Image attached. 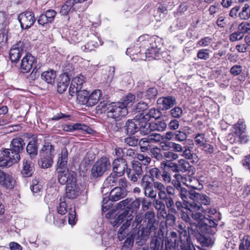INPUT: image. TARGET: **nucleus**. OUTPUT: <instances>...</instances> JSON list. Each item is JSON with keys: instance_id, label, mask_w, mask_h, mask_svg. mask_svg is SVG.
I'll list each match as a JSON object with an SVG mask.
<instances>
[{"instance_id": "f257e3e1", "label": "nucleus", "mask_w": 250, "mask_h": 250, "mask_svg": "<svg viewBox=\"0 0 250 250\" xmlns=\"http://www.w3.org/2000/svg\"><path fill=\"white\" fill-rule=\"evenodd\" d=\"M141 226V229L138 231L136 238V243L139 246L144 245L150 235L158 231V223L156 221L155 214L153 211H147L145 213Z\"/></svg>"}, {"instance_id": "f03ea898", "label": "nucleus", "mask_w": 250, "mask_h": 250, "mask_svg": "<svg viewBox=\"0 0 250 250\" xmlns=\"http://www.w3.org/2000/svg\"><path fill=\"white\" fill-rule=\"evenodd\" d=\"M178 191L183 202L189 203V206L193 209L200 210L201 205H209L210 203L209 197L204 194H200L194 190L188 191L186 188L182 187Z\"/></svg>"}, {"instance_id": "7ed1b4c3", "label": "nucleus", "mask_w": 250, "mask_h": 250, "mask_svg": "<svg viewBox=\"0 0 250 250\" xmlns=\"http://www.w3.org/2000/svg\"><path fill=\"white\" fill-rule=\"evenodd\" d=\"M140 185L146 197L151 199H155L158 194L159 199H162L161 182L152 181V180L147 176V174H145L142 176Z\"/></svg>"}, {"instance_id": "20e7f679", "label": "nucleus", "mask_w": 250, "mask_h": 250, "mask_svg": "<svg viewBox=\"0 0 250 250\" xmlns=\"http://www.w3.org/2000/svg\"><path fill=\"white\" fill-rule=\"evenodd\" d=\"M98 107L106 112L107 116L115 121L121 120L128 113L127 108L122 107V104L118 103H103L101 102Z\"/></svg>"}, {"instance_id": "39448f33", "label": "nucleus", "mask_w": 250, "mask_h": 250, "mask_svg": "<svg viewBox=\"0 0 250 250\" xmlns=\"http://www.w3.org/2000/svg\"><path fill=\"white\" fill-rule=\"evenodd\" d=\"M172 186L168 185L165 186L162 183L161 193L162 199L166 201L167 207L173 206V200L177 198L176 190L181 189L182 188L180 181L178 180H171Z\"/></svg>"}, {"instance_id": "423d86ee", "label": "nucleus", "mask_w": 250, "mask_h": 250, "mask_svg": "<svg viewBox=\"0 0 250 250\" xmlns=\"http://www.w3.org/2000/svg\"><path fill=\"white\" fill-rule=\"evenodd\" d=\"M140 203L139 197L133 200L131 198H127L123 200L117 204V208L121 209L124 208V211L129 216L128 220H132L133 219V213H137L140 208Z\"/></svg>"}, {"instance_id": "0eeeda50", "label": "nucleus", "mask_w": 250, "mask_h": 250, "mask_svg": "<svg viewBox=\"0 0 250 250\" xmlns=\"http://www.w3.org/2000/svg\"><path fill=\"white\" fill-rule=\"evenodd\" d=\"M110 168L111 164L109 159L106 157H102L93 166L91 170V177L93 179L102 177Z\"/></svg>"}, {"instance_id": "6e6552de", "label": "nucleus", "mask_w": 250, "mask_h": 250, "mask_svg": "<svg viewBox=\"0 0 250 250\" xmlns=\"http://www.w3.org/2000/svg\"><path fill=\"white\" fill-rule=\"evenodd\" d=\"M24 145L25 143L23 140L21 138L17 137L12 140L10 148L5 149L12 155V157H14L13 159L14 160L20 161L21 159L20 154L22 151Z\"/></svg>"}, {"instance_id": "1a4fd4ad", "label": "nucleus", "mask_w": 250, "mask_h": 250, "mask_svg": "<svg viewBox=\"0 0 250 250\" xmlns=\"http://www.w3.org/2000/svg\"><path fill=\"white\" fill-rule=\"evenodd\" d=\"M166 250H176L180 247L181 237L174 231H167L164 236Z\"/></svg>"}, {"instance_id": "9d476101", "label": "nucleus", "mask_w": 250, "mask_h": 250, "mask_svg": "<svg viewBox=\"0 0 250 250\" xmlns=\"http://www.w3.org/2000/svg\"><path fill=\"white\" fill-rule=\"evenodd\" d=\"M149 236L151 237L150 250H166L163 249L164 232L162 229H159L158 231Z\"/></svg>"}, {"instance_id": "9b49d317", "label": "nucleus", "mask_w": 250, "mask_h": 250, "mask_svg": "<svg viewBox=\"0 0 250 250\" xmlns=\"http://www.w3.org/2000/svg\"><path fill=\"white\" fill-rule=\"evenodd\" d=\"M18 20L22 29L30 28L35 23L36 18L34 14L31 11H26L21 13L18 16Z\"/></svg>"}, {"instance_id": "f8f14e48", "label": "nucleus", "mask_w": 250, "mask_h": 250, "mask_svg": "<svg viewBox=\"0 0 250 250\" xmlns=\"http://www.w3.org/2000/svg\"><path fill=\"white\" fill-rule=\"evenodd\" d=\"M58 180L61 185L66 186L76 182V174L68 169L58 170Z\"/></svg>"}, {"instance_id": "ddd939ff", "label": "nucleus", "mask_w": 250, "mask_h": 250, "mask_svg": "<svg viewBox=\"0 0 250 250\" xmlns=\"http://www.w3.org/2000/svg\"><path fill=\"white\" fill-rule=\"evenodd\" d=\"M112 170L114 173L119 176L123 175L128 169V164L125 159H115L112 163Z\"/></svg>"}, {"instance_id": "4468645a", "label": "nucleus", "mask_w": 250, "mask_h": 250, "mask_svg": "<svg viewBox=\"0 0 250 250\" xmlns=\"http://www.w3.org/2000/svg\"><path fill=\"white\" fill-rule=\"evenodd\" d=\"M24 49V43L22 42H19L13 45L9 52V58L12 62H17L22 54Z\"/></svg>"}, {"instance_id": "2eb2a0df", "label": "nucleus", "mask_w": 250, "mask_h": 250, "mask_svg": "<svg viewBox=\"0 0 250 250\" xmlns=\"http://www.w3.org/2000/svg\"><path fill=\"white\" fill-rule=\"evenodd\" d=\"M37 59L31 55V54H27L25 56L21 64V69L22 73L28 72L32 67L36 66Z\"/></svg>"}, {"instance_id": "dca6fc26", "label": "nucleus", "mask_w": 250, "mask_h": 250, "mask_svg": "<svg viewBox=\"0 0 250 250\" xmlns=\"http://www.w3.org/2000/svg\"><path fill=\"white\" fill-rule=\"evenodd\" d=\"M16 184L11 175L0 169V185L7 189H12Z\"/></svg>"}, {"instance_id": "f3484780", "label": "nucleus", "mask_w": 250, "mask_h": 250, "mask_svg": "<svg viewBox=\"0 0 250 250\" xmlns=\"http://www.w3.org/2000/svg\"><path fill=\"white\" fill-rule=\"evenodd\" d=\"M118 175L115 173H111L104 180L102 190V193L106 195L112 187L117 186Z\"/></svg>"}, {"instance_id": "a211bd4d", "label": "nucleus", "mask_w": 250, "mask_h": 250, "mask_svg": "<svg viewBox=\"0 0 250 250\" xmlns=\"http://www.w3.org/2000/svg\"><path fill=\"white\" fill-rule=\"evenodd\" d=\"M217 224L212 219L211 216L209 218L205 217L203 222L199 226H195L197 231H200L202 233H210V228L217 226Z\"/></svg>"}, {"instance_id": "6ab92c4d", "label": "nucleus", "mask_w": 250, "mask_h": 250, "mask_svg": "<svg viewBox=\"0 0 250 250\" xmlns=\"http://www.w3.org/2000/svg\"><path fill=\"white\" fill-rule=\"evenodd\" d=\"M159 107L163 110H167L176 104V99L172 96L162 97L157 100Z\"/></svg>"}, {"instance_id": "aec40b11", "label": "nucleus", "mask_w": 250, "mask_h": 250, "mask_svg": "<svg viewBox=\"0 0 250 250\" xmlns=\"http://www.w3.org/2000/svg\"><path fill=\"white\" fill-rule=\"evenodd\" d=\"M109 191V199L114 202L120 200L127 195L126 189L122 188L115 187Z\"/></svg>"}, {"instance_id": "412c9836", "label": "nucleus", "mask_w": 250, "mask_h": 250, "mask_svg": "<svg viewBox=\"0 0 250 250\" xmlns=\"http://www.w3.org/2000/svg\"><path fill=\"white\" fill-rule=\"evenodd\" d=\"M158 95V90L156 87L148 88L145 92L138 91L136 93L137 98L144 99L150 101L155 100Z\"/></svg>"}, {"instance_id": "4be33fe9", "label": "nucleus", "mask_w": 250, "mask_h": 250, "mask_svg": "<svg viewBox=\"0 0 250 250\" xmlns=\"http://www.w3.org/2000/svg\"><path fill=\"white\" fill-rule=\"evenodd\" d=\"M138 121L137 119L128 120L125 125V132L128 136H132L139 132Z\"/></svg>"}, {"instance_id": "5701e85b", "label": "nucleus", "mask_w": 250, "mask_h": 250, "mask_svg": "<svg viewBox=\"0 0 250 250\" xmlns=\"http://www.w3.org/2000/svg\"><path fill=\"white\" fill-rule=\"evenodd\" d=\"M178 231L179 235L181 237V241H185L188 239L190 238V234H194L195 233V229H193L192 225H190V227L188 226L187 228L184 224L182 223L178 226Z\"/></svg>"}, {"instance_id": "b1692460", "label": "nucleus", "mask_w": 250, "mask_h": 250, "mask_svg": "<svg viewBox=\"0 0 250 250\" xmlns=\"http://www.w3.org/2000/svg\"><path fill=\"white\" fill-rule=\"evenodd\" d=\"M65 190V196L68 199H75L81 194L80 188L76 182L66 186Z\"/></svg>"}, {"instance_id": "393cba45", "label": "nucleus", "mask_w": 250, "mask_h": 250, "mask_svg": "<svg viewBox=\"0 0 250 250\" xmlns=\"http://www.w3.org/2000/svg\"><path fill=\"white\" fill-rule=\"evenodd\" d=\"M8 151L6 149L3 150L2 156L0 157V167H10L13 164L18 163L19 161L14 160Z\"/></svg>"}, {"instance_id": "a878e982", "label": "nucleus", "mask_w": 250, "mask_h": 250, "mask_svg": "<svg viewBox=\"0 0 250 250\" xmlns=\"http://www.w3.org/2000/svg\"><path fill=\"white\" fill-rule=\"evenodd\" d=\"M139 131L143 135L148 134L151 131L152 124L149 122V120L146 119L143 117L138 119Z\"/></svg>"}, {"instance_id": "bb28decb", "label": "nucleus", "mask_w": 250, "mask_h": 250, "mask_svg": "<svg viewBox=\"0 0 250 250\" xmlns=\"http://www.w3.org/2000/svg\"><path fill=\"white\" fill-rule=\"evenodd\" d=\"M174 204V203L173 204ZM154 207L158 210H161L166 213V207L168 209V211L171 213H177V211L174 208V205L171 207H167L166 201L162 199H156L154 201Z\"/></svg>"}, {"instance_id": "cd10ccee", "label": "nucleus", "mask_w": 250, "mask_h": 250, "mask_svg": "<svg viewBox=\"0 0 250 250\" xmlns=\"http://www.w3.org/2000/svg\"><path fill=\"white\" fill-rule=\"evenodd\" d=\"M70 78L66 73L61 75V79L57 83V91L60 93H62L67 89L69 84Z\"/></svg>"}, {"instance_id": "c85d7f7f", "label": "nucleus", "mask_w": 250, "mask_h": 250, "mask_svg": "<svg viewBox=\"0 0 250 250\" xmlns=\"http://www.w3.org/2000/svg\"><path fill=\"white\" fill-rule=\"evenodd\" d=\"M181 156L186 159L189 160L192 163H197L199 160L196 153L193 152L188 146H184Z\"/></svg>"}, {"instance_id": "c756f323", "label": "nucleus", "mask_w": 250, "mask_h": 250, "mask_svg": "<svg viewBox=\"0 0 250 250\" xmlns=\"http://www.w3.org/2000/svg\"><path fill=\"white\" fill-rule=\"evenodd\" d=\"M26 150L31 159L35 158L38 152L37 141L34 139L30 141L26 146Z\"/></svg>"}, {"instance_id": "7c9ffc66", "label": "nucleus", "mask_w": 250, "mask_h": 250, "mask_svg": "<svg viewBox=\"0 0 250 250\" xmlns=\"http://www.w3.org/2000/svg\"><path fill=\"white\" fill-rule=\"evenodd\" d=\"M63 130L65 131H72L76 130H81L88 134L91 133V129L88 126L81 124H76L74 125H67L63 126Z\"/></svg>"}, {"instance_id": "2f4dec72", "label": "nucleus", "mask_w": 250, "mask_h": 250, "mask_svg": "<svg viewBox=\"0 0 250 250\" xmlns=\"http://www.w3.org/2000/svg\"><path fill=\"white\" fill-rule=\"evenodd\" d=\"M33 173V166L32 163L26 159L22 161V169L21 173L24 177H30Z\"/></svg>"}, {"instance_id": "473e14b6", "label": "nucleus", "mask_w": 250, "mask_h": 250, "mask_svg": "<svg viewBox=\"0 0 250 250\" xmlns=\"http://www.w3.org/2000/svg\"><path fill=\"white\" fill-rule=\"evenodd\" d=\"M56 78V72L53 70H48L42 72L41 78L44 82L50 84H53Z\"/></svg>"}, {"instance_id": "72a5a7b5", "label": "nucleus", "mask_w": 250, "mask_h": 250, "mask_svg": "<svg viewBox=\"0 0 250 250\" xmlns=\"http://www.w3.org/2000/svg\"><path fill=\"white\" fill-rule=\"evenodd\" d=\"M163 139V136L159 133H151L147 138H142L140 141V145H145V143L159 142Z\"/></svg>"}, {"instance_id": "f704fd0d", "label": "nucleus", "mask_w": 250, "mask_h": 250, "mask_svg": "<svg viewBox=\"0 0 250 250\" xmlns=\"http://www.w3.org/2000/svg\"><path fill=\"white\" fill-rule=\"evenodd\" d=\"M102 92L99 89L95 90L89 95L88 98L87 106H93L97 104L100 100Z\"/></svg>"}, {"instance_id": "c9c22d12", "label": "nucleus", "mask_w": 250, "mask_h": 250, "mask_svg": "<svg viewBox=\"0 0 250 250\" xmlns=\"http://www.w3.org/2000/svg\"><path fill=\"white\" fill-rule=\"evenodd\" d=\"M197 232L199 233H197L195 232V233L194 232L193 234H196L197 240L203 246L208 247L212 244V241L210 236L205 235L206 233H202L203 234L200 233V231H197Z\"/></svg>"}, {"instance_id": "e433bc0d", "label": "nucleus", "mask_w": 250, "mask_h": 250, "mask_svg": "<svg viewBox=\"0 0 250 250\" xmlns=\"http://www.w3.org/2000/svg\"><path fill=\"white\" fill-rule=\"evenodd\" d=\"M54 147L49 142H45L40 151V155L42 156H51L53 157Z\"/></svg>"}, {"instance_id": "4c0bfd02", "label": "nucleus", "mask_w": 250, "mask_h": 250, "mask_svg": "<svg viewBox=\"0 0 250 250\" xmlns=\"http://www.w3.org/2000/svg\"><path fill=\"white\" fill-rule=\"evenodd\" d=\"M68 160V152L66 149L62 150L61 156L59 157L57 166L61 169L66 168Z\"/></svg>"}, {"instance_id": "58836bf2", "label": "nucleus", "mask_w": 250, "mask_h": 250, "mask_svg": "<svg viewBox=\"0 0 250 250\" xmlns=\"http://www.w3.org/2000/svg\"><path fill=\"white\" fill-rule=\"evenodd\" d=\"M89 92L86 90H80L77 95V102L87 106Z\"/></svg>"}, {"instance_id": "ea45409f", "label": "nucleus", "mask_w": 250, "mask_h": 250, "mask_svg": "<svg viewBox=\"0 0 250 250\" xmlns=\"http://www.w3.org/2000/svg\"><path fill=\"white\" fill-rule=\"evenodd\" d=\"M53 163V157L51 156H41V159L38 161L39 165L42 168L51 167Z\"/></svg>"}, {"instance_id": "a19ab883", "label": "nucleus", "mask_w": 250, "mask_h": 250, "mask_svg": "<svg viewBox=\"0 0 250 250\" xmlns=\"http://www.w3.org/2000/svg\"><path fill=\"white\" fill-rule=\"evenodd\" d=\"M135 100V96L131 93H128L125 97L123 98L121 102H118L122 104V107L126 108L127 106L132 105Z\"/></svg>"}, {"instance_id": "79ce46f5", "label": "nucleus", "mask_w": 250, "mask_h": 250, "mask_svg": "<svg viewBox=\"0 0 250 250\" xmlns=\"http://www.w3.org/2000/svg\"><path fill=\"white\" fill-rule=\"evenodd\" d=\"M246 125L242 120H239L233 126V133L235 135H241L245 132Z\"/></svg>"}, {"instance_id": "37998d69", "label": "nucleus", "mask_w": 250, "mask_h": 250, "mask_svg": "<svg viewBox=\"0 0 250 250\" xmlns=\"http://www.w3.org/2000/svg\"><path fill=\"white\" fill-rule=\"evenodd\" d=\"M160 48L157 46H152L148 48L146 51V57L157 59L160 56Z\"/></svg>"}, {"instance_id": "c03bdc74", "label": "nucleus", "mask_w": 250, "mask_h": 250, "mask_svg": "<svg viewBox=\"0 0 250 250\" xmlns=\"http://www.w3.org/2000/svg\"><path fill=\"white\" fill-rule=\"evenodd\" d=\"M130 169L131 171L135 173L137 176H140L143 172L142 164L138 161L134 160L132 162L131 168Z\"/></svg>"}, {"instance_id": "a18cd8bd", "label": "nucleus", "mask_w": 250, "mask_h": 250, "mask_svg": "<svg viewBox=\"0 0 250 250\" xmlns=\"http://www.w3.org/2000/svg\"><path fill=\"white\" fill-rule=\"evenodd\" d=\"M128 215L123 210L120 214H119L113 223V225L114 227H117L118 226L124 222V220L126 221V222L130 223L131 220H128Z\"/></svg>"}, {"instance_id": "49530a36", "label": "nucleus", "mask_w": 250, "mask_h": 250, "mask_svg": "<svg viewBox=\"0 0 250 250\" xmlns=\"http://www.w3.org/2000/svg\"><path fill=\"white\" fill-rule=\"evenodd\" d=\"M238 17L242 20H247L250 18V9L248 4H245L238 13Z\"/></svg>"}, {"instance_id": "de8ad7c7", "label": "nucleus", "mask_w": 250, "mask_h": 250, "mask_svg": "<svg viewBox=\"0 0 250 250\" xmlns=\"http://www.w3.org/2000/svg\"><path fill=\"white\" fill-rule=\"evenodd\" d=\"M147 176L152 180V181H155V179H160L161 172L160 170L156 167L150 168L147 171Z\"/></svg>"}, {"instance_id": "09e8293b", "label": "nucleus", "mask_w": 250, "mask_h": 250, "mask_svg": "<svg viewBox=\"0 0 250 250\" xmlns=\"http://www.w3.org/2000/svg\"><path fill=\"white\" fill-rule=\"evenodd\" d=\"M179 166V169L180 172H186L190 171V168L191 167V165L185 159H180L178 161Z\"/></svg>"}, {"instance_id": "8fccbe9b", "label": "nucleus", "mask_w": 250, "mask_h": 250, "mask_svg": "<svg viewBox=\"0 0 250 250\" xmlns=\"http://www.w3.org/2000/svg\"><path fill=\"white\" fill-rule=\"evenodd\" d=\"M177 250H195V249L192 244L190 238L185 241H181L180 247Z\"/></svg>"}, {"instance_id": "3c124183", "label": "nucleus", "mask_w": 250, "mask_h": 250, "mask_svg": "<svg viewBox=\"0 0 250 250\" xmlns=\"http://www.w3.org/2000/svg\"><path fill=\"white\" fill-rule=\"evenodd\" d=\"M134 240V237L131 234L125 241L121 250H132Z\"/></svg>"}, {"instance_id": "603ef678", "label": "nucleus", "mask_w": 250, "mask_h": 250, "mask_svg": "<svg viewBox=\"0 0 250 250\" xmlns=\"http://www.w3.org/2000/svg\"><path fill=\"white\" fill-rule=\"evenodd\" d=\"M205 134L198 133L194 135V143L198 146H201L207 142V139L205 137Z\"/></svg>"}, {"instance_id": "864d4df0", "label": "nucleus", "mask_w": 250, "mask_h": 250, "mask_svg": "<svg viewBox=\"0 0 250 250\" xmlns=\"http://www.w3.org/2000/svg\"><path fill=\"white\" fill-rule=\"evenodd\" d=\"M239 250H250V236L245 235L241 241Z\"/></svg>"}, {"instance_id": "5fc2aeb1", "label": "nucleus", "mask_w": 250, "mask_h": 250, "mask_svg": "<svg viewBox=\"0 0 250 250\" xmlns=\"http://www.w3.org/2000/svg\"><path fill=\"white\" fill-rule=\"evenodd\" d=\"M170 146L173 148V150L176 152H182L184 149V146L183 147L180 144H177L174 142H169L167 144H165V145H162V147L163 149L166 150L165 147Z\"/></svg>"}, {"instance_id": "6e6d98bb", "label": "nucleus", "mask_w": 250, "mask_h": 250, "mask_svg": "<svg viewBox=\"0 0 250 250\" xmlns=\"http://www.w3.org/2000/svg\"><path fill=\"white\" fill-rule=\"evenodd\" d=\"M167 124L164 121H158L152 124V131H163L166 128Z\"/></svg>"}, {"instance_id": "4d7b16f0", "label": "nucleus", "mask_w": 250, "mask_h": 250, "mask_svg": "<svg viewBox=\"0 0 250 250\" xmlns=\"http://www.w3.org/2000/svg\"><path fill=\"white\" fill-rule=\"evenodd\" d=\"M175 198L174 199V208L176 211H183L188 207H189V203L183 202L182 203L179 200L175 201Z\"/></svg>"}, {"instance_id": "13d9d810", "label": "nucleus", "mask_w": 250, "mask_h": 250, "mask_svg": "<svg viewBox=\"0 0 250 250\" xmlns=\"http://www.w3.org/2000/svg\"><path fill=\"white\" fill-rule=\"evenodd\" d=\"M159 116V112L155 108H152L150 109L147 113L144 115L143 117L149 121L151 118L156 119L158 118Z\"/></svg>"}, {"instance_id": "bf43d9fd", "label": "nucleus", "mask_w": 250, "mask_h": 250, "mask_svg": "<svg viewBox=\"0 0 250 250\" xmlns=\"http://www.w3.org/2000/svg\"><path fill=\"white\" fill-rule=\"evenodd\" d=\"M192 210L194 209H192L190 207H189L185 210H183V211L180 212L181 218L186 223H189L190 224V225H191V223L190 218L189 216V214H191V212L192 211Z\"/></svg>"}, {"instance_id": "052dcab7", "label": "nucleus", "mask_w": 250, "mask_h": 250, "mask_svg": "<svg viewBox=\"0 0 250 250\" xmlns=\"http://www.w3.org/2000/svg\"><path fill=\"white\" fill-rule=\"evenodd\" d=\"M238 29L243 36L245 34H250V24L249 22H242L239 24Z\"/></svg>"}, {"instance_id": "680f3d73", "label": "nucleus", "mask_w": 250, "mask_h": 250, "mask_svg": "<svg viewBox=\"0 0 250 250\" xmlns=\"http://www.w3.org/2000/svg\"><path fill=\"white\" fill-rule=\"evenodd\" d=\"M150 154L152 157L155 158L157 160H162L163 155L161 153L160 148L156 147L152 148L150 150Z\"/></svg>"}, {"instance_id": "e2e57ef3", "label": "nucleus", "mask_w": 250, "mask_h": 250, "mask_svg": "<svg viewBox=\"0 0 250 250\" xmlns=\"http://www.w3.org/2000/svg\"><path fill=\"white\" fill-rule=\"evenodd\" d=\"M136 158L140 161L141 164L144 166H148L151 162V158L144 154L139 153L137 155Z\"/></svg>"}, {"instance_id": "0e129e2a", "label": "nucleus", "mask_w": 250, "mask_h": 250, "mask_svg": "<svg viewBox=\"0 0 250 250\" xmlns=\"http://www.w3.org/2000/svg\"><path fill=\"white\" fill-rule=\"evenodd\" d=\"M124 143L130 146H136L138 143V139L134 136H129L124 139Z\"/></svg>"}, {"instance_id": "69168bd1", "label": "nucleus", "mask_w": 250, "mask_h": 250, "mask_svg": "<svg viewBox=\"0 0 250 250\" xmlns=\"http://www.w3.org/2000/svg\"><path fill=\"white\" fill-rule=\"evenodd\" d=\"M243 37L242 33L238 29L237 31H235L229 35V40L231 42H238L241 41Z\"/></svg>"}, {"instance_id": "338daca9", "label": "nucleus", "mask_w": 250, "mask_h": 250, "mask_svg": "<svg viewBox=\"0 0 250 250\" xmlns=\"http://www.w3.org/2000/svg\"><path fill=\"white\" fill-rule=\"evenodd\" d=\"M84 82V76L83 75H80L74 78L72 81L71 83H72L73 85H76L81 89L82 88V85Z\"/></svg>"}, {"instance_id": "774afa93", "label": "nucleus", "mask_w": 250, "mask_h": 250, "mask_svg": "<svg viewBox=\"0 0 250 250\" xmlns=\"http://www.w3.org/2000/svg\"><path fill=\"white\" fill-rule=\"evenodd\" d=\"M64 197H61L60 200L61 203L59 206L57 208V211L60 214H64L66 212V204L64 201Z\"/></svg>"}]
</instances>
